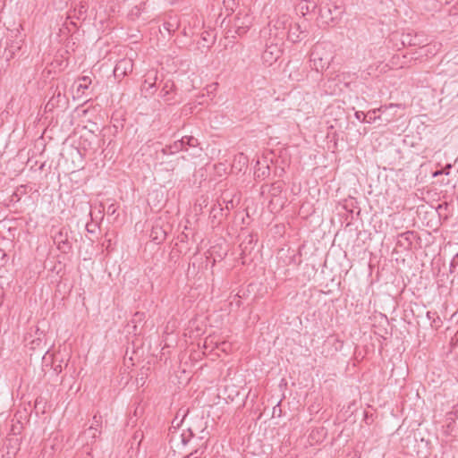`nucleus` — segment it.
<instances>
[{"label": "nucleus", "instance_id": "nucleus-1", "mask_svg": "<svg viewBox=\"0 0 458 458\" xmlns=\"http://www.w3.org/2000/svg\"><path fill=\"white\" fill-rule=\"evenodd\" d=\"M334 59L332 47L327 43H317L310 53L312 68L318 72L327 70Z\"/></svg>", "mask_w": 458, "mask_h": 458}, {"label": "nucleus", "instance_id": "nucleus-2", "mask_svg": "<svg viewBox=\"0 0 458 458\" xmlns=\"http://www.w3.org/2000/svg\"><path fill=\"white\" fill-rule=\"evenodd\" d=\"M188 433L182 434V441L186 444L191 439H199L200 441L207 440L208 437V431L207 430V421L201 417H195L190 422L188 427Z\"/></svg>", "mask_w": 458, "mask_h": 458}, {"label": "nucleus", "instance_id": "nucleus-3", "mask_svg": "<svg viewBox=\"0 0 458 458\" xmlns=\"http://www.w3.org/2000/svg\"><path fill=\"white\" fill-rule=\"evenodd\" d=\"M292 23L290 15L284 13L272 20L269 24V38L284 42V38Z\"/></svg>", "mask_w": 458, "mask_h": 458}, {"label": "nucleus", "instance_id": "nucleus-4", "mask_svg": "<svg viewBox=\"0 0 458 458\" xmlns=\"http://www.w3.org/2000/svg\"><path fill=\"white\" fill-rule=\"evenodd\" d=\"M283 41L268 38L266 43V48L261 55L263 64L267 66H271L275 64L283 53Z\"/></svg>", "mask_w": 458, "mask_h": 458}, {"label": "nucleus", "instance_id": "nucleus-5", "mask_svg": "<svg viewBox=\"0 0 458 458\" xmlns=\"http://www.w3.org/2000/svg\"><path fill=\"white\" fill-rule=\"evenodd\" d=\"M343 10L339 6H334V10L329 6H324L319 9V20L322 24L334 25L340 19Z\"/></svg>", "mask_w": 458, "mask_h": 458}, {"label": "nucleus", "instance_id": "nucleus-6", "mask_svg": "<svg viewBox=\"0 0 458 458\" xmlns=\"http://www.w3.org/2000/svg\"><path fill=\"white\" fill-rule=\"evenodd\" d=\"M157 81V71L148 70L144 75V81L140 87L141 93L145 98L151 97L155 94L157 88L156 83Z\"/></svg>", "mask_w": 458, "mask_h": 458}, {"label": "nucleus", "instance_id": "nucleus-7", "mask_svg": "<svg viewBox=\"0 0 458 458\" xmlns=\"http://www.w3.org/2000/svg\"><path fill=\"white\" fill-rule=\"evenodd\" d=\"M252 24V17L247 12H239L233 18V28L238 35L245 34Z\"/></svg>", "mask_w": 458, "mask_h": 458}, {"label": "nucleus", "instance_id": "nucleus-8", "mask_svg": "<svg viewBox=\"0 0 458 458\" xmlns=\"http://www.w3.org/2000/svg\"><path fill=\"white\" fill-rule=\"evenodd\" d=\"M288 79L294 82L303 81L308 77V70L298 63H289L286 67Z\"/></svg>", "mask_w": 458, "mask_h": 458}, {"label": "nucleus", "instance_id": "nucleus-9", "mask_svg": "<svg viewBox=\"0 0 458 458\" xmlns=\"http://www.w3.org/2000/svg\"><path fill=\"white\" fill-rule=\"evenodd\" d=\"M54 243L57 249L63 253H68L72 250V242L69 241L68 232L63 227L59 229L53 236Z\"/></svg>", "mask_w": 458, "mask_h": 458}, {"label": "nucleus", "instance_id": "nucleus-10", "mask_svg": "<svg viewBox=\"0 0 458 458\" xmlns=\"http://www.w3.org/2000/svg\"><path fill=\"white\" fill-rule=\"evenodd\" d=\"M24 43V38L17 30L14 38L12 39L5 47L4 54L7 60L14 58L21 50Z\"/></svg>", "mask_w": 458, "mask_h": 458}, {"label": "nucleus", "instance_id": "nucleus-11", "mask_svg": "<svg viewBox=\"0 0 458 458\" xmlns=\"http://www.w3.org/2000/svg\"><path fill=\"white\" fill-rule=\"evenodd\" d=\"M133 62L131 59L123 58L117 62L114 69V76L121 79L132 72Z\"/></svg>", "mask_w": 458, "mask_h": 458}, {"label": "nucleus", "instance_id": "nucleus-12", "mask_svg": "<svg viewBox=\"0 0 458 458\" xmlns=\"http://www.w3.org/2000/svg\"><path fill=\"white\" fill-rule=\"evenodd\" d=\"M285 36L289 41L297 43L306 37V30L299 23L292 22Z\"/></svg>", "mask_w": 458, "mask_h": 458}, {"label": "nucleus", "instance_id": "nucleus-13", "mask_svg": "<svg viewBox=\"0 0 458 458\" xmlns=\"http://www.w3.org/2000/svg\"><path fill=\"white\" fill-rule=\"evenodd\" d=\"M437 49L436 45L426 44V41L420 46V51L415 52L411 55V60L416 61L422 58L423 56L428 57L429 55H435Z\"/></svg>", "mask_w": 458, "mask_h": 458}, {"label": "nucleus", "instance_id": "nucleus-14", "mask_svg": "<svg viewBox=\"0 0 458 458\" xmlns=\"http://www.w3.org/2000/svg\"><path fill=\"white\" fill-rule=\"evenodd\" d=\"M402 44L403 46L409 47H420L426 41L422 35H419L418 33L408 32L402 35Z\"/></svg>", "mask_w": 458, "mask_h": 458}, {"label": "nucleus", "instance_id": "nucleus-15", "mask_svg": "<svg viewBox=\"0 0 458 458\" xmlns=\"http://www.w3.org/2000/svg\"><path fill=\"white\" fill-rule=\"evenodd\" d=\"M101 427L102 416L99 414H95L92 418V423L86 432L90 435L92 438H96L101 434Z\"/></svg>", "mask_w": 458, "mask_h": 458}, {"label": "nucleus", "instance_id": "nucleus-16", "mask_svg": "<svg viewBox=\"0 0 458 458\" xmlns=\"http://www.w3.org/2000/svg\"><path fill=\"white\" fill-rule=\"evenodd\" d=\"M174 89V84L172 81H166L160 91L159 97L164 99V101L169 103L173 98L170 97L171 93Z\"/></svg>", "mask_w": 458, "mask_h": 458}, {"label": "nucleus", "instance_id": "nucleus-17", "mask_svg": "<svg viewBox=\"0 0 458 458\" xmlns=\"http://www.w3.org/2000/svg\"><path fill=\"white\" fill-rule=\"evenodd\" d=\"M317 7L316 0H301L297 8L304 16L306 13L313 12Z\"/></svg>", "mask_w": 458, "mask_h": 458}, {"label": "nucleus", "instance_id": "nucleus-18", "mask_svg": "<svg viewBox=\"0 0 458 458\" xmlns=\"http://www.w3.org/2000/svg\"><path fill=\"white\" fill-rule=\"evenodd\" d=\"M412 61L413 60H411V56L409 57L407 55H395L392 57L391 64L399 68H404L406 66H410Z\"/></svg>", "mask_w": 458, "mask_h": 458}, {"label": "nucleus", "instance_id": "nucleus-19", "mask_svg": "<svg viewBox=\"0 0 458 458\" xmlns=\"http://www.w3.org/2000/svg\"><path fill=\"white\" fill-rule=\"evenodd\" d=\"M166 233L160 226H153L150 233L151 239L157 243H161L165 241Z\"/></svg>", "mask_w": 458, "mask_h": 458}, {"label": "nucleus", "instance_id": "nucleus-20", "mask_svg": "<svg viewBox=\"0 0 458 458\" xmlns=\"http://www.w3.org/2000/svg\"><path fill=\"white\" fill-rule=\"evenodd\" d=\"M182 150H187L184 147V140H179L169 145V153L174 154Z\"/></svg>", "mask_w": 458, "mask_h": 458}, {"label": "nucleus", "instance_id": "nucleus-21", "mask_svg": "<svg viewBox=\"0 0 458 458\" xmlns=\"http://www.w3.org/2000/svg\"><path fill=\"white\" fill-rule=\"evenodd\" d=\"M427 318L431 320V326L436 328L439 327L442 325V320L437 312H427Z\"/></svg>", "mask_w": 458, "mask_h": 458}, {"label": "nucleus", "instance_id": "nucleus-22", "mask_svg": "<svg viewBox=\"0 0 458 458\" xmlns=\"http://www.w3.org/2000/svg\"><path fill=\"white\" fill-rule=\"evenodd\" d=\"M81 83L78 85L77 92L81 91L84 93V89H87L89 86L91 84V79L88 76H83L81 78Z\"/></svg>", "mask_w": 458, "mask_h": 458}, {"label": "nucleus", "instance_id": "nucleus-23", "mask_svg": "<svg viewBox=\"0 0 458 458\" xmlns=\"http://www.w3.org/2000/svg\"><path fill=\"white\" fill-rule=\"evenodd\" d=\"M181 140H184V147H196L199 145L198 139L194 138L193 136H185L182 137Z\"/></svg>", "mask_w": 458, "mask_h": 458}, {"label": "nucleus", "instance_id": "nucleus-24", "mask_svg": "<svg viewBox=\"0 0 458 458\" xmlns=\"http://www.w3.org/2000/svg\"><path fill=\"white\" fill-rule=\"evenodd\" d=\"M282 185L280 182H276L271 185L270 192L272 195L276 196L278 192H281Z\"/></svg>", "mask_w": 458, "mask_h": 458}, {"label": "nucleus", "instance_id": "nucleus-25", "mask_svg": "<svg viewBox=\"0 0 458 458\" xmlns=\"http://www.w3.org/2000/svg\"><path fill=\"white\" fill-rule=\"evenodd\" d=\"M356 119L361 121L362 123H370V121H367V115L362 111H357L354 114Z\"/></svg>", "mask_w": 458, "mask_h": 458}, {"label": "nucleus", "instance_id": "nucleus-26", "mask_svg": "<svg viewBox=\"0 0 458 458\" xmlns=\"http://www.w3.org/2000/svg\"><path fill=\"white\" fill-rule=\"evenodd\" d=\"M97 225L90 223L86 225V229L88 233H96Z\"/></svg>", "mask_w": 458, "mask_h": 458}, {"label": "nucleus", "instance_id": "nucleus-27", "mask_svg": "<svg viewBox=\"0 0 458 458\" xmlns=\"http://www.w3.org/2000/svg\"><path fill=\"white\" fill-rule=\"evenodd\" d=\"M451 167H452V165L451 164H447L443 169H441L442 174H445V175H448L449 173H450Z\"/></svg>", "mask_w": 458, "mask_h": 458}, {"label": "nucleus", "instance_id": "nucleus-28", "mask_svg": "<svg viewBox=\"0 0 458 458\" xmlns=\"http://www.w3.org/2000/svg\"><path fill=\"white\" fill-rule=\"evenodd\" d=\"M412 234L411 232H406L399 235L400 238L404 239L405 241H410V235Z\"/></svg>", "mask_w": 458, "mask_h": 458}, {"label": "nucleus", "instance_id": "nucleus-29", "mask_svg": "<svg viewBox=\"0 0 458 458\" xmlns=\"http://www.w3.org/2000/svg\"><path fill=\"white\" fill-rule=\"evenodd\" d=\"M197 454H198V450H195L194 452L191 453L189 455L185 456L184 458H198Z\"/></svg>", "mask_w": 458, "mask_h": 458}, {"label": "nucleus", "instance_id": "nucleus-30", "mask_svg": "<svg viewBox=\"0 0 458 458\" xmlns=\"http://www.w3.org/2000/svg\"><path fill=\"white\" fill-rule=\"evenodd\" d=\"M54 370H55V372L56 374L61 373V371H62V366H61V365H55V367H54Z\"/></svg>", "mask_w": 458, "mask_h": 458}, {"label": "nucleus", "instance_id": "nucleus-31", "mask_svg": "<svg viewBox=\"0 0 458 458\" xmlns=\"http://www.w3.org/2000/svg\"><path fill=\"white\" fill-rule=\"evenodd\" d=\"M162 153L164 155H167V154H170L169 153V145L165 146V148H162Z\"/></svg>", "mask_w": 458, "mask_h": 458}, {"label": "nucleus", "instance_id": "nucleus-32", "mask_svg": "<svg viewBox=\"0 0 458 458\" xmlns=\"http://www.w3.org/2000/svg\"><path fill=\"white\" fill-rule=\"evenodd\" d=\"M216 206H214V207L212 208V210H211V213H212V214H214V215H213V217H214V218H216Z\"/></svg>", "mask_w": 458, "mask_h": 458}, {"label": "nucleus", "instance_id": "nucleus-33", "mask_svg": "<svg viewBox=\"0 0 458 458\" xmlns=\"http://www.w3.org/2000/svg\"><path fill=\"white\" fill-rule=\"evenodd\" d=\"M440 174H442V171H441V170H437V171L434 172L433 176H434V177H437V176H438V175H440Z\"/></svg>", "mask_w": 458, "mask_h": 458}, {"label": "nucleus", "instance_id": "nucleus-34", "mask_svg": "<svg viewBox=\"0 0 458 458\" xmlns=\"http://www.w3.org/2000/svg\"><path fill=\"white\" fill-rule=\"evenodd\" d=\"M218 206H219V208H218V212L220 213V215H221V216H223V211H224V209H223V208L221 207V205H220V204H219Z\"/></svg>", "mask_w": 458, "mask_h": 458}, {"label": "nucleus", "instance_id": "nucleus-35", "mask_svg": "<svg viewBox=\"0 0 458 458\" xmlns=\"http://www.w3.org/2000/svg\"><path fill=\"white\" fill-rule=\"evenodd\" d=\"M134 316L135 317H140V318H141V317H143L144 314L143 313H140V312H136Z\"/></svg>", "mask_w": 458, "mask_h": 458}, {"label": "nucleus", "instance_id": "nucleus-36", "mask_svg": "<svg viewBox=\"0 0 458 458\" xmlns=\"http://www.w3.org/2000/svg\"><path fill=\"white\" fill-rule=\"evenodd\" d=\"M225 345H227V344H226L225 342H223V343L221 344V346H222V350H223V351H225Z\"/></svg>", "mask_w": 458, "mask_h": 458}, {"label": "nucleus", "instance_id": "nucleus-37", "mask_svg": "<svg viewBox=\"0 0 458 458\" xmlns=\"http://www.w3.org/2000/svg\"><path fill=\"white\" fill-rule=\"evenodd\" d=\"M36 342H37V346H38L41 344V339L39 337H38Z\"/></svg>", "mask_w": 458, "mask_h": 458}, {"label": "nucleus", "instance_id": "nucleus-38", "mask_svg": "<svg viewBox=\"0 0 458 458\" xmlns=\"http://www.w3.org/2000/svg\"><path fill=\"white\" fill-rule=\"evenodd\" d=\"M242 255H246V248L245 249H242Z\"/></svg>", "mask_w": 458, "mask_h": 458}]
</instances>
